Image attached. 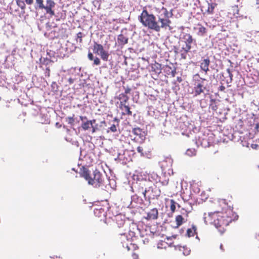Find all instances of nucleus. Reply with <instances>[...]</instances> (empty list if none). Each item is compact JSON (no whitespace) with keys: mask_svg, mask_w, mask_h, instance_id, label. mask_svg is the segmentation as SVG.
<instances>
[{"mask_svg":"<svg viewBox=\"0 0 259 259\" xmlns=\"http://www.w3.org/2000/svg\"><path fill=\"white\" fill-rule=\"evenodd\" d=\"M147 190V193L151 192L150 195L148 196V200L158 199L161 194L160 190L154 185L149 187Z\"/></svg>","mask_w":259,"mask_h":259,"instance_id":"nucleus-9","label":"nucleus"},{"mask_svg":"<svg viewBox=\"0 0 259 259\" xmlns=\"http://www.w3.org/2000/svg\"><path fill=\"white\" fill-rule=\"evenodd\" d=\"M88 57L89 59L91 61L93 60V59L94 58L93 54L90 52H89V53L88 54Z\"/></svg>","mask_w":259,"mask_h":259,"instance_id":"nucleus-36","label":"nucleus"},{"mask_svg":"<svg viewBox=\"0 0 259 259\" xmlns=\"http://www.w3.org/2000/svg\"><path fill=\"white\" fill-rule=\"evenodd\" d=\"M93 51L94 53L100 55L103 60L105 61H107L108 60L109 54L107 51L104 50L103 46L101 44L95 42L94 44Z\"/></svg>","mask_w":259,"mask_h":259,"instance_id":"nucleus-7","label":"nucleus"},{"mask_svg":"<svg viewBox=\"0 0 259 259\" xmlns=\"http://www.w3.org/2000/svg\"><path fill=\"white\" fill-rule=\"evenodd\" d=\"M181 40L184 44V45L181 48L182 51H183L185 53L190 52L193 44L196 45V40L193 38L192 35L189 33H184L181 37Z\"/></svg>","mask_w":259,"mask_h":259,"instance_id":"nucleus-5","label":"nucleus"},{"mask_svg":"<svg viewBox=\"0 0 259 259\" xmlns=\"http://www.w3.org/2000/svg\"><path fill=\"white\" fill-rule=\"evenodd\" d=\"M151 70L157 74H159L161 71V65L158 63L152 64L151 66Z\"/></svg>","mask_w":259,"mask_h":259,"instance_id":"nucleus-23","label":"nucleus"},{"mask_svg":"<svg viewBox=\"0 0 259 259\" xmlns=\"http://www.w3.org/2000/svg\"><path fill=\"white\" fill-rule=\"evenodd\" d=\"M74 115H73L72 117H68L66 119V120L68 124L71 125H73L74 122L75 121L74 118Z\"/></svg>","mask_w":259,"mask_h":259,"instance_id":"nucleus-32","label":"nucleus"},{"mask_svg":"<svg viewBox=\"0 0 259 259\" xmlns=\"http://www.w3.org/2000/svg\"><path fill=\"white\" fill-rule=\"evenodd\" d=\"M134 255H135L136 257H138V255L136 253H134Z\"/></svg>","mask_w":259,"mask_h":259,"instance_id":"nucleus-46","label":"nucleus"},{"mask_svg":"<svg viewBox=\"0 0 259 259\" xmlns=\"http://www.w3.org/2000/svg\"><path fill=\"white\" fill-rule=\"evenodd\" d=\"M210 59L208 57L202 59L200 63V68L204 71L205 73H207V72L209 70V66L210 65Z\"/></svg>","mask_w":259,"mask_h":259,"instance_id":"nucleus-13","label":"nucleus"},{"mask_svg":"<svg viewBox=\"0 0 259 259\" xmlns=\"http://www.w3.org/2000/svg\"><path fill=\"white\" fill-rule=\"evenodd\" d=\"M209 109L213 111H217L218 109V104L215 99H211L210 100V104L209 106Z\"/></svg>","mask_w":259,"mask_h":259,"instance_id":"nucleus-26","label":"nucleus"},{"mask_svg":"<svg viewBox=\"0 0 259 259\" xmlns=\"http://www.w3.org/2000/svg\"><path fill=\"white\" fill-rule=\"evenodd\" d=\"M186 54H187V53H185V54L182 53V54H181V58H182V59H186Z\"/></svg>","mask_w":259,"mask_h":259,"instance_id":"nucleus-40","label":"nucleus"},{"mask_svg":"<svg viewBox=\"0 0 259 259\" xmlns=\"http://www.w3.org/2000/svg\"><path fill=\"white\" fill-rule=\"evenodd\" d=\"M132 133L138 138H139L142 141L145 140L146 138V134L145 132L140 127L133 128L132 130Z\"/></svg>","mask_w":259,"mask_h":259,"instance_id":"nucleus-12","label":"nucleus"},{"mask_svg":"<svg viewBox=\"0 0 259 259\" xmlns=\"http://www.w3.org/2000/svg\"><path fill=\"white\" fill-rule=\"evenodd\" d=\"M135 259H138V258H135Z\"/></svg>","mask_w":259,"mask_h":259,"instance_id":"nucleus-47","label":"nucleus"},{"mask_svg":"<svg viewBox=\"0 0 259 259\" xmlns=\"http://www.w3.org/2000/svg\"><path fill=\"white\" fill-rule=\"evenodd\" d=\"M183 210L184 211V212H182V214L177 215L175 218L177 228L181 226L183 223L186 222L188 220L189 212L187 211L184 209H183Z\"/></svg>","mask_w":259,"mask_h":259,"instance_id":"nucleus-10","label":"nucleus"},{"mask_svg":"<svg viewBox=\"0 0 259 259\" xmlns=\"http://www.w3.org/2000/svg\"><path fill=\"white\" fill-rule=\"evenodd\" d=\"M176 202L174 199L170 200V209L172 213L176 211Z\"/></svg>","mask_w":259,"mask_h":259,"instance_id":"nucleus-29","label":"nucleus"},{"mask_svg":"<svg viewBox=\"0 0 259 259\" xmlns=\"http://www.w3.org/2000/svg\"><path fill=\"white\" fill-rule=\"evenodd\" d=\"M215 4L213 3H207V9L205 10L203 14H212L213 13Z\"/></svg>","mask_w":259,"mask_h":259,"instance_id":"nucleus-21","label":"nucleus"},{"mask_svg":"<svg viewBox=\"0 0 259 259\" xmlns=\"http://www.w3.org/2000/svg\"><path fill=\"white\" fill-rule=\"evenodd\" d=\"M186 154L189 156H193L196 155V151L194 148L188 149L186 151Z\"/></svg>","mask_w":259,"mask_h":259,"instance_id":"nucleus-28","label":"nucleus"},{"mask_svg":"<svg viewBox=\"0 0 259 259\" xmlns=\"http://www.w3.org/2000/svg\"><path fill=\"white\" fill-rule=\"evenodd\" d=\"M109 129L112 132H115L117 131L116 126L115 124H112Z\"/></svg>","mask_w":259,"mask_h":259,"instance_id":"nucleus-35","label":"nucleus"},{"mask_svg":"<svg viewBox=\"0 0 259 259\" xmlns=\"http://www.w3.org/2000/svg\"><path fill=\"white\" fill-rule=\"evenodd\" d=\"M119 108L123 111L122 113V115H132V112L131 111L130 106L126 105V103L120 104Z\"/></svg>","mask_w":259,"mask_h":259,"instance_id":"nucleus-17","label":"nucleus"},{"mask_svg":"<svg viewBox=\"0 0 259 259\" xmlns=\"http://www.w3.org/2000/svg\"><path fill=\"white\" fill-rule=\"evenodd\" d=\"M91 127L92 128V133L95 132L96 130V128L94 126H91Z\"/></svg>","mask_w":259,"mask_h":259,"instance_id":"nucleus-44","label":"nucleus"},{"mask_svg":"<svg viewBox=\"0 0 259 259\" xmlns=\"http://www.w3.org/2000/svg\"><path fill=\"white\" fill-rule=\"evenodd\" d=\"M197 226L194 224H192L191 227L187 229L186 235L189 237H194L195 235L197 234Z\"/></svg>","mask_w":259,"mask_h":259,"instance_id":"nucleus-20","label":"nucleus"},{"mask_svg":"<svg viewBox=\"0 0 259 259\" xmlns=\"http://www.w3.org/2000/svg\"><path fill=\"white\" fill-rule=\"evenodd\" d=\"M227 71L229 74V77H230L231 80L232 79L233 74L230 69H227Z\"/></svg>","mask_w":259,"mask_h":259,"instance_id":"nucleus-38","label":"nucleus"},{"mask_svg":"<svg viewBox=\"0 0 259 259\" xmlns=\"http://www.w3.org/2000/svg\"><path fill=\"white\" fill-rule=\"evenodd\" d=\"M88 121L91 122V126H93V124L96 122L95 119H93V120H88Z\"/></svg>","mask_w":259,"mask_h":259,"instance_id":"nucleus-43","label":"nucleus"},{"mask_svg":"<svg viewBox=\"0 0 259 259\" xmlns=\"http://www.w3.org/2000/svg\"><path fill=\"white\" fill-rule=\"evenodd\" d=\"M129 235L131 236H135V233L134 231L131 230L129 231Z\"/></svg>","mask_w":259,"mask_h":259,"instance_id":"nucleus-42","label":"nucleus"},{"mask_svg":"<svg viewBox=\"0 0 259 259\" xmlns=\"http://www.w3.org/2000/svg\"><path fill=\"white\" fill-rule=\"evenodd\" d=\"M194 28L198 30L197 34L198 36H203L207 33V29L200 23L197 24Z\"/></svg>","mask_w":259,"mask_h":259,"instance_id":"nucleus-18","label":"nucleus"},{"mask_svg":"<svg viewBox=\"0 0 259 259\" xmlns=\"http://www.w3.org/2000/svg\"><path fill=\"white\" fill-rule=\"evenodd\" d=\"M180 250L183 251V253L184 255H188L190 253L191 250L190 249L188 248L187 246H183L181 249H180Z\"/></svg>","mask_w":259,"mask_h":259,"instance_id":"nucleus-30","label":"nucleus"},{"mask_svg":"<svg viewBox=\"0 0 259 259\" xmlns=\"http://www.w3.org/2000/svg\"><path fill=\"white\" fill-rule=\"evenodd\" d=\"M113 220L115 222L118 228L123 227L125 224V217L121 214H119L115 216Z\"/></svg>","mask_w":259,"mask_h":259,"instance_id":"nucleus-16","label":"nucleus"},{"mask_svg":"<svg viewBox=\"0 0 259 259\" xmlns=\"http://www.w3.org/2000/svg\"><path fill=\"white\" fill-rule=\"evenodd\" d=\"M123 88L125 90L124 93L123 94H125V95H127V94L130 93L131 91V89L130 87H127L126 88H125L124 87H123Z\"/></svg>","mask_w":259,"mask_h":259,"instance_id":"nucleus-34","label":"nucleus"},{"mask_svg":"<svg viewBox=\"0 0 259 259\" xmlns=\"http://www.w3.org/2000/svg\"><path fill=\"white\" fill-rule=\"evenodd\" d=\"M37 7L41 10H45L46 14L50 17L55 15L54 8L55 7V3L53 0H46V5L44 4V0H35Z\"/></svg>","mask_w":259,"mask_h":259,"instance_id":"nucleus-4","label":"nucleus"},{"mask_svg":"<svg viewBox=\"0 0 259 259\" xmlns=\"http://www.w3.org/2000/svg\"><path fill=\"white\" fill-rule=\"evenodd\" d=\"M201 81L196 82L194 87V96H197L204 92L206 88L204 86L203 81L205 80L204 78H201Z\"/></svg>","mask_w":259,"mask_h":259,"instance_id":"nucleus-8","label":"nucleus"},{"mask_svg":"<svg viewBox=\"0 0 259 259\" xmlns=\"http://www.w3.org/2000/svg\"><path fill=\"white\" fill-rule=\"evenodd\" d=\"M91 126V122L87 120L85 122H83L81 124V127L84 131L89 130Z\"/></svg>","mask_w":259,"mask_h":259,"instance_id":"nucleus-27","label":"nucleus"},{"mask_svg":"<svg viewBox=\"0 0 259 259\" xmlns=\"http://www.w3.org/2000/svg\"><path fill=\"white\" fill-rule=\"evenodd\" d=\"M161 11L162 12L164 18L159 17L158 21H157V22H158V24L159 23L160 24V25H159V31L161 28L164 29H168L169 30H171L172 28L170 26L171 22L169 19L168 12L166 8L162 7Z\"/></svg>","mask_w":259,"mask_h":259,"instance_id":"nucleus-6","label":"nucleus"},{"mask_svg":"<svg viewBox=\"0 0 259 259\" xmlns=\"http://www.w3.org/2000/svg\"><path fill=\"white\" fill-rule=\"evenodd\" d=\"M165 70L168 75H171L172 77L175 76L177 73L176 69L175 68H172L171 67L168 65H166Z\"/></svg>","mask_w":259,"mask_h":259,"instance_id":"nucleus-24","label":"nucleus"},{"mask_svg":"<svg viewBox=\"0 0 259 259\" xmlns=\"http://www.w3.org/2000/svg\"><path fill=\"white\" fill-rule=\"evenodd\" d=\"M137 151L139 153H141L142 154H143V148L142 147H140V146L138 147V148H137Z\"/></svg>","mask_w":259,"mask_h":259,"instance_id":"nucleus-37","label":"nucleus"},{"mask_svg":"<svg viewBox=\"0 0 259 259\" xmlns=\"http://www.w3.org/2000/svg\"><path fill=\"white\" fill-rule=\"evenodd\" d=\"M79 118L81 121H83V120L87 119V117L86 116H80Z\"/></svg>","mask_w":259,"mask_h":259,"instance_id":"nucleus-41","label":"nucleus"},{"mask_svg":"<svg viewBox=\"0 0 259 259\" xmlns=\"http://www.w3.org/2000/svg\"><path fill=\"white\" fill-rule=\"evenodd\" d=\"M94 212L95 215L98 218H104L106 215V211L102 207L95 208Z\"/></svg>","mask_w":259,"mask_h":259,"instance_id":"nucleus-19","label":"nucleus"},{"mask_svg":"<svg viewBox=\"0 0 259 259\" xmlns=\"http://www.w3.org/2000/svg\"><path fill=\"white\" fill-rule=\"evenodd\" d=\"M93 61H94V65H99L101 63L100 59L97 57H95L93 59Z\"/></svg>","mask_w":259,"mask_h":259,"instance_id":"nucleus-33","label":"nucleus"},{"mask_svg":"<svg viewBox=\"0 0 259 259\" xmlns=\"http://www.w3.org/2000/svg\"><path fill=\"white\" fill-rule=\"evenodd\" d=\"M79 174L80 177L84 178L88 181L89 185L94 187L99 188L104 184V180L103 175L97 169L94 170L93 177L90 170L84 166H82L80 168Z\"/></svg>","mask_w":259,"mask_h":259,"instance_id":"nucleus-2","label":"nucleus"},{"mask_svg":"<svg viewBox=\"0 0 259 259\" xmlns=\"http://www.w3.org/2000/svg\"><path fill=\"white\" fill-rule=\"evenodd\" d=\"M17 5L20 8L21 10H24L26 9V4L31 5L33 3V0H15Z\"/></svg>","mask_w":259,"mask_h":259,"instance_id":"nucleus-15","label":"nucleus"},{"mask_svg":"<svg viewBox=\"0 0 259 259\" xmlns=\"http://www.w3.org/2000/svg\"><path fill=\"white\" fill-rule=\"evenodd\" d=\"M204 213V219L212 223L215 228L221 233H223L226 227L233 221L238 220V215L233 211V209L227 208L221 211H215L209 212L207 216Z\"/></svg>","mask_w":259,"mask_h":259,"instance_id":"nucleus-1","label":"nucleus"},{"mask_svg":"<svg viewBox=\"0 0 259 259\" xmlns=\"http://www.w3.org/2000/svg\"><path fill=\"white\" fill-rule=\"evenodd\" d=\"M83 36V34L81 32H79L76 34V41L77 42L79 41L80 44L82 42V37Z\"/></svg>","mask_w":259,"mask_h":259,"instance_id":"nucleus-31","label":"nucleus"},{"mask_svg":"<svg viewBox=\"0 0 259 259\" xmlns=\"http://www.w3.org/2000/svg\"><path fill=\"white\" fill-rule=\"evenodd\" d=\"M158 211L157 208H153L149 211L147 213V217L145 219L147 220H156L158 218Z\"/></svg>","mask_w":259,"mask_h":259,"instance_id":"nucleus-14","label":"nucleus"},{"mask_svg":"<svg viewBox=\"0 0 259 259\" xmlns=\"http://www.w3.org/2000/svg\"><path fill=\"white\" fill-rule=\"evenodd\" d=\"M139 19L145 27L156 32H159V24H158L155 16L153 14H149L146 9H143Z\"/></svg>","mask_w":259,"mask_h":259,"instance_id":"nucleus-3","label":"nucleus"},{"mask_svg":"<svg viewBox=\"0 0 259 259\" xmlns=\"http://www.w3.org/2000/svg\"><path fill=\"white\" fill-rule=\"evenodd\" d=\"M128 38L122 34H119L117 37L118 44L122 46L126 44L128 42Z\"/></svg>","mask_w":259,"mask_h":259,"instance_id":"nucleus-22","label":"nucleus"},{"mask_svg":"<svg viewBox=\"0 0 259 259\" xmlns=\"http://www.w3.org/2000/svg\"><path fill=\"white\" fill-rule=\"evenodd\" d=\"M147 183L146 181H143L139 183H137V186H135L137 193L142 194L145 200L147 199L146 194L148 190L146 186H147Z\"/></svg>","mask_w":259,"mask_h":259,"instance_id":"nucleus-11","label":"nucleus"},{"mask_svg":"<svg viewBox=\"0 0 259 259\" xmlns=\"http://www.w3.org/2000/svg\"><path fill=\"white\" fill-rule=\"evenodd\" d=\"M69 82H70V83H72V81L71 79H69Z\"/></svg>","mask_w":259,"mask_h":259,"instance_id":"nucleus-45","label":"nucleus"},{"mask_svg":"<svg viewBox=\"0 0 259 259\" xmlns=\"http://www.w3.org/2000/svg\"><path fill=\"white\" fill-rule=\"evenodd\" d=\"M117 98V99L121 101L120 104L127 103L129 100V97L127 96V95L123 93L119 94Z\"/></svg>","mask_w":259,"mask_h":259,"instance_id":"nucleus-25","label":"nucleus"},{"mask_svg":"<svg viewBox=\"0 0 259 259\" xmlns=\"http://www.w3.org/2000/svg\"><path fill=\"white\" fill-rule=\"evenodd\" d=\"M225 90V87L224 85H221L219 87V91L221 92H224Z\"/></svg>","mask_w":259,"mask_h":259,"instance_id":"nucleus-39","label":"nucleus"}]
</instances>
